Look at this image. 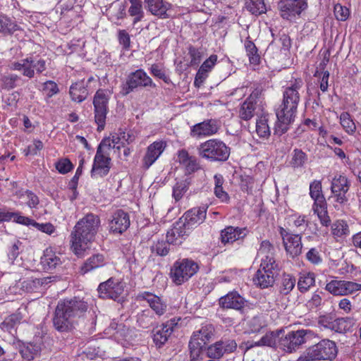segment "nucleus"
<instances>
[{
    "instance_id": "nucleus-1",
    "label": "nucleus",
    "mask_w": 361,
    "mask_h": 361,
    "mask_svg": "<svg viewBox=\"0 0 361 361\" xmlns=\"http://www.w3.org/2000/svg\"><path fill=\"white\" fill-rule=\"evenodd\" d=\"M302 85V80L297 79L283 91L282 103L276 110L275 134L282 135L286 133L294 122Z\"/></svg>"
},
{
    "instance_id": "nucleus-2",
    "label": "nucleus",
    "mask_w": 361,
    "mask_h": 361,
    "mask_svg": "<svg viewBox=\"0 0 361 361\" xmlns=\"http://www.w3.org/2000/svg\"><path fill=\"white\" fill-rule=\"evenodd\" d=\"M88 310L86 301L79 297L59 301L53 317L54 328L60 332L71 331Z\"/></svg>"
},
{
    "instance_id": "nucleus-3",
    "label": "nucleus",
    "mask_w": 361,
    "mask_h": 361,
    "mask_svg": "<svg viewBox=\"0 0 361 361\" xmlns=\"http://www.w3.org/2000/svg\"><path fill=\"white\" fill-rule=\"evenodd\" d=\"M101 226L98 215L88 213L75 225L71 233V249L77 255H80L87 248L88 244L94 240Z\"/></svg>"
},
{
    "instance_id": "nucleus-4",
    "label": "nucleus",
    "mask_w": 361,
    "mask_h": 361,
    "mask_svg": "<svg viewBox=\"0 0 361 361\" xmlns=\"http://www.w3.org/2000/svg\"><path fill=\"white\" fill-rule=\"evenodd\" d=\"M271 250H272L271 243L267 240L262 241L259 252L261 254L267 252L268 255L262 257L259 269L253 278L255 285L261 288L272 286L278 275V265L272 253H270Z\"/></svg>"
},
{
    "instance_id": "nucleus-5",
    "label": "nucleus",
    "mask_w": 361,
    "mask_h": 361,
    "mask_svg": "<svg viewBox=\"0 0 361 361\" xmlns=\"http://www.w3.org/2000/svg\"><path fill=\"white\" fill-rule=\"evenodd\" d=\"M200 157L210 161H225L230 156V148L221 140L211 139L197 147Z\"/></svg>"
},
{
    "instance_id": "nucleus-6",
    "label": "nucleus",
    "mask_w": 361,
    "mask_h": 361,
    "mask_svg": "<svg viewBox=\"0 0 361 361\" xmlns=\"http://www.w3.org/2000/svg\"><path fill=\"white\" fill-rule=\"evenodd\" d=\"M313 336V332L308 329L291 331L282 335L279 340V348L284 352L291 353L296 351L300 346L307 342Z\"/></svg>"
},
{
    "instance_id": "nucleus-7",
    "label": "nucleus",
    "mask_w": 361,
    "mask_h": 361,
    "mask_svg": "<svg viewBox=\"0 0 361 361\" xmlns=\"http://www.w3.org/2000/svg\"><path fill=\"white\" fill-rule=\"evenodd\" d=\"M198 269L197 264L193 260L183 259L174 263L171 270V276L176 284L180 285L195 274Z\"/></svg>"
},
{
    "instance_id": "nucleus-8",
    "label": "nucleus",
    "mask_w": 361,
    "mask_h": 361,
    "mask_svg": "<svg viewBox=\"0 0 361 361\" xmlns=\"http://www.w3.org/2000/svg\"><path fill=\"white\" fill-rule=\"evenodd\" d=\"M155 87L156 85L144 70L138 69L127 76L126 82L122 85L121 93L126 96L138 87Z\"/></svg>"
},
{
    "instance_id": "nucleus-9",
    "label": "nucleus",
    "mask_w": 361,
    "mask_h": 361,
    "mask_svg": "<svg viewBox=\"0 0 361 361\" xmlns=\"http://www.w3.org/2000/svg\"><path fill=\"white\" fill-rule=\"evenodd\" d=\"M325 290L334 296H345L361 290V284L353 281L338 280L336 277L326 283Z\"/></svg>"
},
{
    "instance_id": "nucleus-10",
    "label": "nucleus",
    "mask_w": 361,
    "mask_h": 361,
    "mask_svg": "<svg viewBox=\"0 0 361 361\" xmlns=\"http://www.w3.org/2000/svg\"><path fill=\"white\" fill-rule=\"evenodd\" d=\"M125 283L115 278H110L105 282L101 283L97 288L99 296L103 299L116 300L123 293Z\"/></svg>"
},
{
    "instance_id": "nucleus-11",
    "label": "nucleus",
    "mask_w": 361,
    "mask_h": 361,
    "mask_svg": "<svg viewBox=\"0 0 361 361\" xmlns=\"http://www.w3.org/2000/svg\"><path fill=\"white\" fill-rule=\"evenodd\" d=\"M350 188V183L348 178L341 175L335 176L331 180V195L329 200L333 199L340 204H344L348 201L347 193Z\"/></svg>"
},
{
    "instance_id": "nucleus-12",
    "label": "nucleus",
    "mask_w": 361,
    "mask_h": 361,
    "mask_svg": "<svg viewBox=\"0 0 361 361\" xmlns=\"http://www.w3.org/2000/svg\"><path fill=\"white\" fill-rule=\"evenodd\" d=\"M108 102L109 99L104 91L98 90L93 100L94 119L96 123L98 125V130H102L104 128L108 112Z\"/></svg>"
},
{
    "instance_id": "nucleus-13",
    "label": "nucleus",
    "mask_w": 361,
    "mask_h": 361,
    "mask_svg": "<svg viewBox=\"0 0 361 361\" xmlns=\"http://www.w3.org/2000/svg\"><path fill=\"white\" fill-rule=\"evenodd\" d=\"M307 6L305 0H281L278 4L281 17L288 20L299 16Z\"/></svg>"
},
{
    "instance_id": "nucleus-14",
    "label": "nucleus",
    "mask_w": 361,
    "mask_h": 361,
    "mask_svg": "<svg viewBox=\"0 0 361 361\" xmlns=\"http://www.w3.org/2000/svg\"><path fill=\"white\" fill-rule=\"evenodd\" d=\"M214 328L212 324L203 325L198 331L193 332L189 342L192 346L193 354L197 355L199 349H202L214 336Z\"/></svg>"
},
{
    "instance_id": "nucleus-15",
    "label": "nucleus",
    "mask_w": 361,
    "mask_h": 361,
    "mask_svg": "<svg viewBox=\"0 0 361 361\" xmlns=\"http://www.w3.org/2000/svg\"><path fill=\"white\" fill-rule=\"evenodd\" d=\"M279 233L282 237L285 250L292 257L298 256L302 248L301 233L294 234L280 227Z\"/></svg>"
},
{
    "instance_id": "nucleus-16",
    "label": "nucleus",
    "mask_w": 361,
    "mask_h": 361,
    "mask_svg": "<svg viewBox=\"0 0 361 361\" xmlns=\"http://www.w3.org/2000/svg\"><path fill=\"white\" fill-rule=\"evenodd\" d=\"M237 348V343L233 339L220 340L207 348V355L211 359L219 360L225 354L233 353Z\"/></svg>"
},
{
    "instance_id": "nucleus-17",
    "label": "nucleus",
    "mask_w": 361,
    "mask_h": 361,
    "mask_svg": "<svg viewBox=\"0 0 361 361\" xmlns=\"http://www.w3.org/2000/svg\"><path fill=\"white\" fill-rule=\"evenodd\" d=\"M130 224L128 214L122 209H118L109 220V231L114 234H121L129 228Z\"/></svg>"
},
{
    "instance_id": "nucleus-18",
    "label": "nucleus",
    "mask_w": 361,
    "mask_h": 361,
    "mask_svg": "<svg viewBox=\"0 0 361 361\" xmlns=\"http://www.w3.org/2000/svg\"><path fill=\"white\" fill-rule=\"evenodd\" d=\"M111 169V158L108 154L96 152L91 169L92 178H103L106 176Z\"/></svg>"
},
{
    "instance_id": "nucleus-19",
    "label": "nucleus",
    "mask_w": 361,
    "mask_h": 361,
    "mask_svg": "<svg viewBox=\"0 0 361 361\" xmlns=\"http://www.w3.org/2000/svg\"><path fill=\"white\" fill-rule=\"evenodd\" d=\"M219 129V125L216 120L207 119L194 125L191 128L190 135L197 137L211 136L216 134Z\"/></svg>"
},
{
    "instance_id": "nucleus-20",
    "label": "nucleus",
    "mask_w": 361,
    "mask_h": 361,
    "mask_svg": "<svg viewBox=\"0 0 361 361\" xmlns=\"http://www.w3.org/2000/svg\"><path fill=\"white\" fill-rule=\"evenodd\" d=\"M245 302L237 291H231L220 298L219 305L222 308L240 310L245 307Z\"/></svg>"
},
{
    "instance_id": "nucleus-21",
    "label": "nucleus",
    "mask_w": 361,
    "mask_h": 361,
    "mask_svg": "<svg viewBox=\"0 0 361 361\" xmlns=\"http://www.w3.org/2000/svg\"><path fill=\"white\" fill-rule=\"evenodd\" d=\"M137 299L146 301L156 314L159 316L163 315L166 311V305L163 302L159 296L150 292L145 291L139 293Z\"/></svg>"
},
{
    "instance_id": "nucleus-22",
    "label": "nucleus",
    "mask_w": 361,
    "mask_h": 361,
    "mask_svg": "<svg viewBox=\"0 0 361 361\" xmlns=\"http://www.w3.org/2000/svg\"><path fill=\"white\" fill-rule=\"evenodd\" d=\"M166 147V142L164 141H156L151 144L147 149L146 154L143 157V165L146 169L151 166L159 157Z\"/></svg>"
},
{
    "instance_id": "nucleus-23",
    "label": "nucleus",
    "mask_w": 361,
    "mask_h": 361,
    "mask_svg": "<svg viewBox=\"0 0 361 361\" xmlns=\"http://www.w3.org/2000/svg\"><path fill=\"white\" fill-rule=\"evenodd\" d=\"M146 8L152 15L160 18H168L167 11L171 8V4L164 0H145Z\"/></svg>"
},
{
    "instance_id": "nucleus-24",
    "label": "nucleus",
    "mask_w": 361,
    "mask_h": 361,
    "mask_svg": "<svg viewBox=\"0 0 361 361\" xmlns=\"http://www.w3.org/2000/svg\"><path fill=\"white\" fill-rule=\"evenodd\" d=\"M247 234L246 228L227 226L221 232V240L224 245L244 238Z\"/></svg>"
},
{
    "instance_id": "nucleus-25",
    "label": "nucleus",
    "mask_w": 361,
    "mask_h": 361,
    "mask_svg": "<svg viewBox=\"0 0 361 361\" xmlns=\"http://www.w3.org/2000/svg\"><path fill=\"white\" fill-rule=\"evenodd\" d=\"M217 61L216 55H211L200 67L195 78V87H200L207 78L208 73L211 71Z\"/></svg>"
},
{
    "instance_id": "nucleus-26",
    "label": "nucleus",
    "mask_w": 361,
    "mask_h": 361,
    "mask_svg": "<svg viewBox=\"0 0 361 361\" xmlns=\"http://www.w3.org/2000/svg\"><path fill=\"white\" fill-rule=\"evenodd\" d=\"M189 228L185 223H176L166 233V239L172 244H180L185 236L188 235Z\"/></svg>"
},
{
    "instance_id": "nucleus-27",
    "label": "nucleus",
    "mask_w": 361,
    "mask_h": 361,
    "mask_svg": "<svg viewBox=\"0 0 361 361\" xmlns=\"http://www.w3.org/2000/svg\"><path fill=\"white\" fill-rule=\"evenodd\" d=\"M207 215V207H195L185 213V222L187 226L200 225L204 222Z\"/></svg>"
},
{
    "instance_id": "nucleus-28",
    "label": "nucleus",
    "mask_w": 361,
    "mask_h": 361,
    "mask_svg": "<svg viewBox=\"0 0 361 361\" xmlns=\"http://www.w3.org/2000/svg\"><path fill=\"white\" fill-rule=\"evenodd\" d=\"M282 331H271L266 334L259 341L254 344H250L246 347V350L253 346H268L274 348H279V340L281 338Z\"/></svg>"
},
{
    "instance_id": "nucleus-29",
    "label": "nucleus",
    "mask_w": 361,
    "mask_h": 361,
    "mask_svg": "<svg viewBox=\"0 0 361 361\" xmlns=\"http://www.w3.org/2000/svg\"><path fill=\"white\" fill-rule=\"evenodd\" d=\"M105 257L102 254H95L87 258L82 267H80V272L85 274L87 272L92 271L96 269L102 267L105 265Z\"/></svg>"
},
{
    "instance_id": "nucleus-30",
    "label": "nucleus",
    "mask_w": 361,
    "mask_h": 361,
    "mask_svg": "<svg viewBox=\"0 0 361 361\" xmlns=\"http://www.w3.org/2000/svg\"><path fill=\"white\" fill-rule=\"evenodd\" d=\"M69 93L72 100L77 102L84 101L88 94L85 81L81 80L73 84L70 87Z\"/></svg>"
},
{
    "instance_id": "nucleus-31",
    "label": "nucleus",
    "mask_w": 361,
    "mask_h": 361,
    "mask_svg": "<svg viewBox=\"0 0 361 361\" xmlns=\"http://www.w3.org/2000/svg\"><path fill=\"white\" fill-rule=\"evenodd\" d=\"M42 350V343L39 338L29 343L24 347L20 353L22 357L27 360H32L37 356Z\"/></svg>"
},
{
    "instance_id": "nucleus-32",
    "label": "nucleus",
    "mask_w": 361,
    "mask_h": 361,
    "mask_svg": "<svg viewBox=\"0 0 361 361\" xmlns=\"http://www.w3.org/2000/svg\"><path fill=\"white\" fill-rule=\"evenodd\" d=\"M41 264L44 269L50 271L61 264V259L51 250L47 249L41 257Z\"/></svg>"
},
{
    "instance_id": "nucleus-33",
    "label": "nucleus",
    "mask_w": 361,
    "mask_h": 361,
    "mask_svg": "<svg viewBox=\"0 0 361 361\" xmlns=\"http://www.w3.org/2000/svg\"><path fill=\"white\" fill-rule=\"evenodd\" d=\"M16 195L22 203H25L30 208H36L39 203L38 197L30 190H19Z\"/></svg>"
},
{
    "instance_id": "nucleus-34",
    "label": "nucleus",
    "mask_w": 361,
    "mask_h": 361,
    "mask_svg": "<svg viewBox=\"0 0 361 361\" xmlns=\"http://www.w3.org/2000/svg\"><path fill=\"white\" fill-rule=\"evenodd\" d=\"M310 195L314 200L313 206L319 205L322 208L324 203V197L322 194V183L319 180H314L310 185Z\"/></svg>"
},
{
    "instance_id": "nucleus-35",
    "label": "nucleus",
    "mask_w": 361,
    "mask_h": 361,
    "mask_svg": "<svg viewBox=\"0 0 361 361\" xmlns=\"http://www.w3.org/2000/svg\"><path fill=\"white\" fill-rule=\"evenodd\" d=\"M308 157L301 149L295 148L291 153L290 165L293 169L302 168L306 164Z\"/></svg>"
},
{
    "instance_id": "nucleus-36",
    "label": "nucleus",
    "mask_w": 361,
    "mask_h": 361,
    "mask_svg": "<svg viewBox=\"0 0 361 361\" xmlns=\"http://www.w3.org/2000/svg\"><path fill=\"white\" fill-rule=\"evenodd\" d=\"M171 335V333L163 325L157 326L153 330V341L156 346L161 348L166 343Z\"/></svg>"
},
{
    "instance_id": "nucleus-37",
    "label": "nucleus",
    "mask_w": 361,
    "mask_h": 361,
    "mask_svg": "<svg viewBox=\"0 0 361 361\" xmlns=\"http://www.w3.org/2000/svg\"><path fill=\"white\" fill-rule=\"evenodd\" d=\"M131 5L128 9L129 14L134 17L133 24L141 21L144 18V11L141 0H129Z\"/></svg>"
},
{
    "instance_id": "nucleus-38",
    "label": "nucleus",
    "mask_w": 361,
    "mask_h": 361,
    "mask_svg": "<svg viewBox=\"0 0 361 361\" xmlns=\"http://www.w3.org/2000/svg\"><path fill=\"white\" fill-rule=\"evenodd\" d=\"M28 58L22 59L18 62H13L10 65V68L14 71H23V75L29 78L35 76V71L29 65Z\"/></svg>"
},
{
    "instance_id": "nucleus-39",
    "label": "nucleus",
    "mask_w": 361,
    "mask_h": 361,
    "mask_svg": "<svg viewBox=\"0 0 361 361\" xmlns=\"http://www.w3.org/2000/svg\"><path fill=\"white\" fill-rule=\"evenodd\" d=\"M332 234L336 238H343L350 233L349 226L343 220H337L331 226Z\"/></svg>"
},
{
    "instance_id": "nucleus-40",
    "label": "nucleus",
    "mask_w": 361,
    "mask_h": 361,
    "mask_svg": "<svg viewBox=\"0 0 361 361\" xmlns=\"http://www.w3.org/2000/svg\"><path fill=\"white\" fill-rule=\"evenodd\" d=\"M245 5L247 11L255 16L267 11L264 0H246Z\"/></svg>"
},
{
    "instance_id": "nucleus-41",
    "label": "nucleus",
    "mask_w": 361,
    "mask_h": 361,
    "mask_svg": "<svg viewBox=\"0 0 361 361\" xmlns=\"http://www.w3.org/2000/svg\"><path fill=\"white\" fill-rule=\"evenodd\" d=\"M315 278L313 273H307L300 276L298 281V288L300 292L304 293L314 285Z\"/></svg>"
},
{
    "instance_id": "nucleus-42",
    "label": "nucleus",
    "mask_w": 361,
    "mask_h": 361,
    "mask_svg": "<svg viewBox=\"0 0 361 361\" xmlns=\"http://www.w3.org/2000/svg\"><path fill=\"white\" fill-rule=\"evenodd\" d=\"M1 81L2 88L6 90H11L19 85L23 80L16 74H8L4 75Z\"/></svg>"
},
{
    "instance_id": "nucleus-43",
    "label": "nucleus",
    "mask_w": 361,
    "mask_h": 361,
    "mask_svg": "<svg viewBox=\"0 0 361 361\" xmlns=\"http://www.w3.org/2000/svg\"><path fill=\"white\" fill-rule=\"evenodd\" d=\"M255 106L252 102L245 100L240 108L239 117L244 121L251 119L254 116Z\"/></svg>"
},
{
    "instance_id": "nucleus-44",
    "label": "nucleus",
    "mask_w": 361,
    "mask_h": 361,
    "mask_svg": "<svg viewBox=\"0 0 361 361\" xmlns=\"http://www.w3.org/2000/svg\"><path fill=\"white\" fill-rule=\"evenodd\" d=\"M268 120L265 116L261 117L256 122V132L262 138H268L271 134L270 128L267 123Z\"/></svg>"
},
{
    "instance_id": "nucleus-45",
    "label": "nucleus",
    "mask_w": 361,
    "mask_h": 361,
    "mask_svg": "<svg viewBox=\"0 0 361 361\" xmlns=\"http://www.w3.org/2000/svg\"><path fill=\"white\" fill-rule=\"evenodd\" d=\"M295 279L291 275L283 274L280 286L281 293L284 295L288 294L295 287Z\"/></svg>"
},
{
    "instance_id": "nucleus-46",
    "label": "nucleus",
    "mask_w": 361,
    "mask_h": 361,
    "mask_svg": "<svg viewBox=\"0 0 361 361\" xmlns=\"http://www.w3.org/2000/svg\"><path fill=\"white\" fill-rule=\"evenodd\" d=\"M20 318L17 314H11L6 317L1 324L0 328L4 331L12 334L15 328L20 323Z\"/></svg>"
},
{
    "instance_id": "nucleus-47",
    "label": "nucleus",
    "mask_w": 361,
    "mask_h": 361,
    "mask_svg": "<svg viewBox=\"0 0 361 361\" xmlns=\"http://www.w3.org/2000/svg\"><path fill=\"white\" fill-rule=\"evenodd\" d=\"M18 25L6 16H0V32L4 34H11L18 30Z\"/></svg>"
},
{
    "instance_id": "nucleus-48",
    "label": "nucleus",
    "mask_w": 361,
    "mask_h": 361,
    "mask_svg": "<svg viewBox=\"0 0 361 361\" xmlns=\"http://www.w3.org/2000/svg\"><path fill=\"white\" fill-rule=\"evenodd\" d=\"M245 47L250 61L253 64H258L260 61L259 55L257 53V49L255 44L250 40H247L245 43Z\"/></svg>"
},
{
    "instance_id": "nucleus-49",
    "label": "nucleus",
    "mask_w": 361,
    "mask_h": 361,
    "mask_svg": "<svg viewBox=\"0 0 361 361\" xmlns=\"http://www.w3.org/2000/svg\"><path fill=\"white\" fill-rule=\"evenodd\" d=\"M341 124L349 134L353 133L356 129L355 125L348 112H343L340 116Z\"/></svg>"
},
{
    "instance_id": "nucleus-50",
    "label": "nucleus",
    "mask_w": 361,
    "mask_h": 361,
    "mask_svg": "<svg viewBox=\"0 0 361 361\" xmlns=\"http://www.w3.org/2000/svg\"><path fill=\"white\" fill-rule=\"evenodd\" d=\"M322 292H314L311 298L307 301L306 307L310 310H313L319 307L322 303Z\"/></svg>"
},
{
    "instance_id": "nucleus-51",
    "label": "nucleus",
    "mask_w": 361,
    "mask_h": 361,
    "mask_svg": "<svg viewBox=\"0 0 361 361\" xmlns=\"http://www.w3.org/2000/svg\"><path fill=\"white\" fill-rule=\"evenodd\" d=\"M55 167L60 173L66 174L73 169V165L68 158H63L56 162Z\"/></svg>"
},
{
    "instance_id": "nucleus-52",
    "label": "nucleus",
    "mask_w": 361,
    "mask_h": 361,
    "mask_svg": "<svg viewBox=\"0 0 361 361\" xmlns=\"http://www.w3.org/2000/svg\"><path fill=\"white\" fill-rule=\"evenodd\" d=\"M42 90L48 98H51L59 92L57 84L52 80H47L44 82Z\"/></svg>"
},
{
    "instance_id": "nucleus-53",
    "label": "nucleus",
    "mask_w": 361,
    "mask_h": 361,
    "mask_svg": "<svg viewBox=\"0 0 361 361\" xmlns=\"http://www.w3.org/2000/svg\"><path fill=\"white\" fill-rule=\"evenodd\" d=\"M150 73L159 79H161L164 82L169 83L170 79L166 75L165 71L158 64H152L150 68Z\"/></svg>"
},
{
    "instance_id": "nucleus-54",
    "label": "nucleus",
    "mask_w": 361,
    "mask_h": 361,
    "mask_svg": "<svg viewBox=\"0 0 361 361\" xmlns=\"http://www.w3.org/2000/svg\"><path fill=\"white\" fill-rule=\"evenodd\" d=\"M169 244L167 240L166 241L157 242L153 247L152 251L155 252L158 255L166 256L169 251Z\"/></svg>"
},
{
    "instance_id": "nucleus-55",
    "label": "nucleus",
    "mask_w": 361,
    "mask_h": 361,
    "mask_svg": "<svg viewBox=\"0 0 361 361\" xmlns=\"http://www.w3.org/2000/svg\"><path fill=\"white\" fill-rule=\"evenodd\" d=\"M312 209L314 213L317 214L321 224L323 226H327L331 221L329 216L327 215V212L324 210L323 208H320L319 205L313 206Z\"/></svg>"
},
{
    "instance_id": "nucleus-56",
    "label": "nucleus",
    "mask_w": 361,
    "mask_h": 361,
    "mask_svg": "<svg viewBox=\"0 0 361 361\" xmlns=\"http://www.w3.org/2000/svg\"><path fill=\"white\" fill-rule=\"evenodd\" d=\"M334 15L338 20L344 21L349 16V10L340 4L334 6Z\"/></svg>"
},
{
    "instance_id": "nucleus-57",
    "label": "nucleus",
    "mask_w": 361,
    "mask_h": 361,
    "mask_svg": "<svg viewBox=\"0 0 361 361\" xmlns=\"http://www.w3.org/2000/svg\"><path fill=\"white\" fill-rule=\"evenodd\" d=\"M29 65L32 70H36L37 73H42L46 69V62L44 59L35 60L32 57L28 58Z\"/></svg>"
},
{
    "instance_id": "nucleus-58",
    "label": "nucleus",
    "mask_w": 361,
    "mask_h": 361,
    "mask_svg": "<svg viewBox=\"0 0 361 361\" xmlns=\"http://www.w3.org/2000/svg\"><path fill=\"white\" fill-rule=\"evenodd\" d=\"M187 190L186 184L183 182L177 183L173 187V196L176 201H178Z\"/></svg>"
},
{
    "instance_id": "nucleus-59",
    "label": "nucleus",
    "mask_w": 361,
    "mask_h": 361,
    "mask_svg": "<svg viewBox=\"0 0 361 361\" xmlns=\"http://www.w3.org/2000/svg\"><path fill=\"white\" fill-rule=\"evenodd\" d=\"M43 148V143L40 140H35L32 144L27 146V149H25V154L28 155H36L38 151Z\"/></svg>"
},
{
    "instance_id": "nucleus-60",
    "label": "nucleus",
    "mask_w": 361,
    "mask_h": 361,
    "mask_svg": "<svg viewBox=\"0 0 361 361\" xmlns=\"http://www.w3.org/2000/svg\"><path fill=\"white\" fill-rule=\"evenodd\" d=\"M307 259L314 264H318L322 262V257L317 248H311L306 254Z\"/></svg>"
},
{
    "instance_id": "nucleus-61",
    "label": "nucleus",
    "mask_w": 361,
    "mask_h": 361,
    "mask_svg": "<svg viewBox=\"0 0 361 361\" xmlns=\"http://www.w3.org/2000/svg\"><path fill=\"white\" fill-rule=\"evenodd\" d=\"M139 326L143 329H147L153 323V318L149 316L147 313L143 312L137 318Z\"/></svg>"
},
{
    "instance_id": "nucleus-62",
    "label": "nucleus",
    "mask_w": 361,
    "mask_h": 361,
    "mask_svg": "<svg viewBox=\"0 0 361 361\" xmlns=\"http://www.w3.org/2000/svg\"><path fill=\"white\" fill-rule=\"evenodd\" d=\"M32 226L48 234H51L54 231V226L50 223L39 224L33 220Z\"/></svg>"
},
{
    "instance_id": "nucleus-63",
    "label": "nucleus",
    "mask_w": 361,
    "mask_h": 361,
    "mask_svg": "<svg viewBox=\"0 0 361 361\" xmlns=\"http://www.w3.org/2000/svg\"><path fill=\"white\" fill-rule=\"evenodd\" d=\"M13 221L25 226H32L33 219L21 215L19 212H13Z\"/></svg>"
},
{
    "instance_id": "nucleus-64",
    "label": "nucleus",
    "mask_w": 361,
    "mask_h": 361,
    "mask_svg": "<svg viewBox=\"0 0 361 361\" xmlns=\"http://www.w3.org/2000/svg\"><path fill=\"white\" fill-rule=\"evenodd\" d=\"M119 43L123 45V48L128 49L130 46V39L129 34L126 30H120L118 32Z\"/></svg>"
}]
</instances>
